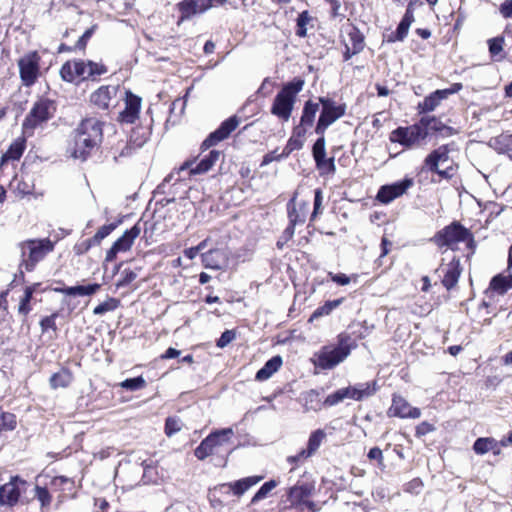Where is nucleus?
Segmentation results:
<instances>
[{
    "mask_svg": "<svg viewBox=\"0 0 512 512\" xmlns=\"http://www.w3.org/2000/svg\"><path fill=\"white\" fill-rule=\"evenodd\" d=\"M351 349V337L340 334L336 346H325L316 355L317 365L322 369H332L348 357Z\"/></svg>",
    "mask_w": 512,
    "mask_h": 512,
    "instance_id": "obj_5",
    "label": "nucleus"
},
{
    "mask_svg": "<svg viewBox=\"0 0 512 512\" xmlns=\"http://www.w3.org/2000/svg\"><path fill=\"white\" fill-rule=\"evenodd\" d=\"M316 168L319 170L320 175H333L336 172L335 158L323 157L320 160L315 161Z\"/></svg>",
    "mask_w": 512,
    "mask_h": 512,
    "instance_id": "obj_43",
    "label": "nucleus"
},
{
    "mask_svg": "<svg viewBox=\"0 0 512 512\" xmlns=\"http://www.w3.org/2000/svg\"><path fill=\"white\" fill-rule=\"evenodd\" d=\"M56 112V104L48 98L38 99L23 121V130L33 131L36 127L50 120Z\"/></svg>",
    "mask_w": 512,
    "mask_h": 512,
    "instance_id": "obj_7",
    "label": "nucleus"
},
{
    "mask_svg": "<svg viewBox=\"0 0 512 512\" xmlns=\"http://www.w3.org/2000/svg\"><path fill=\"white\" fill-rule=\"evenodd\" d=\"M25 149L24 140L15 141L12 143L8 149V151L4 154L3 158L10 160H18L22 156Z\"/></svg>",
    "mask_w": 512,
    "mask_h": 512,
    "instance_id": "obj_46",
    "label": "nucleus"
},
{
    "mask_svg": "<svg viewBox=\"0 0 512 512\" xmlns=\"http://www.w3.org/2000/svg\"><path fill=\"white\" fill-rule=\"evenodd\" d=\"M95 28H96V26L94 25V26L90 27L89 29H87L82 34V36L78 39V41L76 42L74 49L84 50L87 46L89 39L92 37V35L95 31Z\"/></svg>",
    "mask_w": 512,
    "mask_h": 512,
    "instance_id": "obj_58",
    "label": "nucleus"
},
{
    "mask_svg": "<svg viewBox=\"0 0 512 512\" xmlns=\"http://www.w3.org/2000/svg\"><path fill=\"white\" fill-rule=\"evenodd\" d=\"M495 448H497V441L490 437L478 438L473 444V450L479 455L494 451Z\"/></svg>",
    "mask_w": 512,
    "mask_h": 512,
    "instance_id": "obj_38",
    "label": "nucleus"
},
{
    "mask_svg": "<svg viewBox=\"0 0 512 512\" xmlns=\"http://www.w3.org/2000/svg\"><path fill=\"white\" fill-rule=\"evenodd\" d=\"M487 43L491 57L495 60H502L504 58V55H501L503 52L504 37L498 36L491 38Z\"/></svg>",
    "mask_w": 512,
    "mask_h": 512,
    "instance_id": "obj_40",
    "label": "nucleus"
},
{
    "mask_svg": "<svg viewBox=\"0 0 512 512\" xmlns=\"http://www.w3.org/2000/svg\"><path fill=\"white\" fill-rule=\"evenodd\" d=\"M413 22H414L413 3L409 2L406 12L396 29L398 38H400V39L406 38L409 28Z\"/></svg>",
    "mask_w": 512,
    "mask_h": 512,
    "instance_id": "obj_33",
    "label": "nucleus"
},
{
    "mask_svg": "<svg viewBox=\"0 0 512 512\" xmlns=\"http://www.w3.org/2000/svg\"><path fill=\"white\" fill-rule=\"evenodd\" d=\"M318 139L315 141V143L312 146V155L314 158V161L320 160L321 158L326 156V141H325V134L318 135Z\"/></svg>",
    "mask_w": 512,
    "mask_h": 512,
    "instance_id": "obj_50",
    "label": "nucleus"
},
{
    "mask_svg": "<svg viewBox=\"0 0 512 512\" xmlns=\"http://www.w3.org/2000/svg\"><path fill=\"white\" fill-rule=\"evenodd\" d=\"M449 159L448 146L442 145L433 150L424 160V167L432 172L438 174L443 179H451L454 175V169L448 167L446 169H439V163L446 162Z\"/></svg>",
    "mask_w": 512,
    "mask_h": 512,
    "instance_id": "obj_12",
    "label": "nucleus"
},
{
    "mask_svg": "<svg viewBox=\"0 0 512 512\" xmlns=\"http://www.w3.org/2000/svg\"><path fill=\"white\" fill-rule=\"evenodd\" d=\"M313 21L312 16L308 11H302L297 17V30L296 35L299 37L307 36V25Z\"/></svg>",
    "mask_w": 512,
    "mask_h": 512,
    "instance_id": "obj_45",
    "label": "nucleus"
},
{
    "mask_svg": "<svg viewBox=\"0 0 512 512\" xmlns=\"http://www.w3.org/2000/svg\"><path fill=\"white\" fill-rule=\"evenodd\" d=\"M35 496L43 507L49 505L51 502V495L46 487L37 486Z\"/></svg>",
    "mask_w": 512,
    "mask_h": 512,
    "instance_id": "obj_62",
    "label": "nucleus"
},
{
    "mask_svg": "<svg viewBox=\"0 0 512 512\" xmlns=\"http://www.w3.org/2000/svg\"><path fill=\"white\" fill-rule=\"evenodd\" d=\"M107 73V68L102 63L93 61L76 60L62 65L60 75L64 81L73 82L76 78L82 80L95 79Z\"/></svg>",
    "mask_w": 512,
    "mask_h": 512,
    "instance_id": "obj_4",
    "label": "nucleus"
},
{
    "mask_svg": "<svg viewBox=\"0 0 512 512\" xmlns=\"http://www.w3.org/2000/svg\"><path fill=\"white\" fill-rule=\"evenodd\" d=\"M412 185L413 181L411 179H404L390 185H384L378 190L376 199L381 203L388 204L402 196Z\"/></svg>",
    "mask_w": 512,
    "mask_h": 512,
    "instance_id": "obj_15",
    "label": "nucleus"
},
{
    "mask_svg": "<svg viewBox=\"0 0 512 512\" xmlns=\"http://www.w3.org/2000/svg\"><path fill=\"white\" fill-rule=\"evenodd\" d=\"M313 456L311 452L308 453V449H302L296 455L288 456L287 462L294 467L298 466L300 463Z\"/></svg>",
    "mask_w": 512,
    "mask_h": 512,
    "instance_id": "obj_55",
    "label": "nucleus"
},
{
    "mask_svg": "<svg viewBox=\"0 0 512 512\" xmlns=\"http://www.w3.org/2000/svg\"><path fill=\"white\" fill-rule=\"evenodd\" d=\"M326 437V433L323 429H317L313 431L308 439L307 449L308 453L311 452L313 455L317 452L321 446L323 440Z\"/></svg>",
    "mask_w": 512,
    "mask_h": 512,
    "instance_id": "obj_42",
    "label": "nucleus"
},
{
    "mask_svg": "<svg viewBox=\"0 0 512 512\" xmlns=\"http://www.w3.org/2000/svg\"><path fill=\"white\" fill-rule=\"evenodd\" d=\"M319 103L322 105V110L315 127V133L322 135L325 134L330 125L345 115L346 105L338 104L329 97H319Z\"/></svg>",
    "mask_w": 512,
    "mask_h": 512,
    "instance_id": "obj_8",
    "label": "nucleus"
},
{
    "mask_svg": "<svg viewBox=\"0 0 512 512\" xmlns=\"http://www.w3.org/2000/svg\"><path fill=\"white\" fill-rule=\"evenodd\" d=\"M302 146L301 140L291 137L282 151V157H288L294 150H299Z\"/></svg>",
    "mask_w": 512,
    "mask_h": 512,
    "instance_id": "obj_57",
    "label": "nucleus"
},
{
    "mask_svg": "<svg viewBox=\"0 0 512 512\" xmlns=\"http://www.w3.org/2000/svg\"><path fill=\"white\" fill-rule=\"evenodd\" d=\"M223 156L222 152L216 149L210 150L200 161L194 165V161L184 162L178 169L177 174L189 169L190 175L204 174L208 172Z\"/></svg>",
    "mask_w": 512,
    "mask_h": 512,
    "instance_id": "obj_14",
    "label": "nucleus"
},
{
    "mask_svg": "<svg viewBox=\"0 0 512 512\" xmlns=\"http://www.w3.org/2000/svg\"><path fill=\"white\" fill-rule=\"evenodd\" d=\"M221 254L220 250L217 249H211L208 252L203 253L201 257L204 267L215 270L221 269L222 265L219 259Z\"/></svg>",
    "mask_w": 512,
    "mask_h": 512,
    "instance_id": "obj_37",
    "label": "nucleus"
},
{
    "mask_svg": "<svg viewBox=\"0 0 512 512\" xmlns=\"http://www.w3.org/2000/svg\"><path fill=\"white\" fill-rule=\"evenodd\" d=\"M57 316H58L57 313H53L50 316L44 317L40 321V326H41L42 332H46L49 329H51L53 331L57 330V326H56V323H55V319L57 318Z\"/></svg>",
    "mask_w": 512,
    "mask_h": 512,
    "instance_id": "obj_60",
    "label": "nucleus"
},
{
    "mask_svg": "<svg viewBox=\"0 0 512 512\" xmlns=\"http://www.w3.org/2000/svg\"><path fill=\"white\" fill-rule=\"evenodd\" d=\"M239 118L234 115L223 121L220 126L202 142V151L207 150L217 143L225 140L239 125Z\"/></svg>",
    "mask_w": 512,
    "mask_h": 512,
    "instance_id": "obj_13",
    "label": "nucleus"
},
{
    "mask_svg": "<svg viewBox=\"0 0 512 512\" xmlns=\"http://www.w3.org/2000/svg\"><path fill=\"white\" fill-rule=\"evenodd\" d=\"M21 252L20 268L31 272L36 265L54 250V242L49 238L28 239L19 244Z\"/></svg>",
    "mask_w": 512,
    "mask_h": 512,
    "instance_id": "obj_3",
    "label": "nucleus"
},
{
    "mask_svg": "<svg viewBox=\"0 0 512 512\" xmlns=\"http://www.w3.org/2000/svg\"><path fill=\"white\" fill-rule=\"evenodd\" d=\"M211 7V0H183L177 4L180 20H188L197 14L206 12Z\"/></svg>",
    "mask_w": 512,
    "mask_h": 512,
    "instance_id": "obj_18",
    "label": "nucleus"
},
{
    "mask_svg": "<svg viewBox=\"0 0 512 512\" xmlns=\"http://www.w3.org/2000/svg\"><path fill=\"white\" fill-rule=\"evenodd\" d=\"M328 276L331 278L333 282H335L338 285L345 286L348 285L352 280L356 281L358 276L353 275L352 277L347 276L343 273L334 274L332 272L328 273Z\"/></svg>",
    "mask_w": 512,
    "mask_h": 512,
    "instance_id": "obj_56",
    "label": "nucleus"
},
{
    "mask_svg": "<svg viewBox=\"0 0 512 512\" xmlns=\"http://www.w3.org/2000/svg\"><path fill=\"white\" fill-rule=\"evenodd\" d=\"M490 288L499 294H504L509 290L507 277L503 275L494 276L490 282Z\"/></svg>",
    "mask_w": 512,
    "mask_h": 512,
    "instance_id": "obj_52",
    "label": "nucleus"
},
{
    "mask_svg": "<svg viewBox=\"0 0 512 512\" xmlns=\"http://www.w3.org/2000/svg\"><path fill=\"white\" fill-rule=\"evenodd\" d=\"M118 305H119V300H117L115 298H109L108 300L97 305L93 310V314L94 315H103L106 312L115 310L118 307Z\"/></svg>",
    "mask_w": 512,
    "mask_h": 512,
    "instance_id": "obj_51",
    "label": "nucleus"
},
{
    "mask_svg": "<svg viewBox=\"0 0 512 512\" xmlns=\"http://www.w3.org/2000/svg\"><path fill=\"white\" fill-rule=\"evenodd\" d=\"M236 338V332L234 330H225L220 338L217 340L216 345L219 348H224L230 344Z\"/></svg>",
    "mask_w": 512,
    "mask_h": 512,
    "instance_id": "obj_59",
    "label": "nucleus"
},
{
    "mask_svg": "<svg viewBox=\"0 0 512 512\" xmlns=\"http://www.w3.org/2000/svg\"><path fill=\"white\" fill-rule=\"evenodd\" d=\"M262 477L259 476H251L246 477L240 480H237L233 483L228 484L229 488L233 491V493L237 496L243 495L249 488L256 485Z\"/></svg>",
    "mask_w": 512,
    "mask_h": 512,
    "instance_id": "obj_32",
    "label": "nucleus"
},
{
    "mask_svg": "<svg viewBox=\"0 0 512 512\" xmlns=\"http://www.w3.org/2000/svg\"><path fill=\"white\" fill-rule=\"evenodd\" d=\"M425 128H422L420 122L408 127H398L390 134V141L397 142L403 146L411 147L426 139Z\"/></svg>",
    "mask_w": 512,
    "mask_h": 512,
    "instance_id": "obj_11",
    "label": "nucleus"
},
{
    "mask_svg": "<svg viewBox=\"0 0 512 512\" xmlns=\"http://www.w3.org/2000/svg\"><path fill=\"white\" fill-rule=\"evenodd\" d=\"M73 380V375L67 368H62L59 372L50 377V386L53 389L66 388Z\"/></svg>",
    "mask_w": 512,
    "mask_h": 512,
    "instance_id": "obj_31",
    "label": "nucleus"
},
{
    "mask_svg": "<svg viewBox=\"0 0 512 512\" xmlns=\"http://www.w3.org/2000/svg\"><path fill=\"white\" fill-rule=\"evenodd\" d=\"M104 122L96 117L83 119L74 132L73 146L70 148L74 158L85 160L91 151L98 147L103 139Z\"/></svg>",
    "mask_w": 512,
    "mask_h": 512,
    "instance_id": "obj_1",
    "label": "nucleus"
},
{
    "mask_svg": "<svg viewBox=\"0 0 512 512\" xmlns=\"http://www.w3.org/2000/svg\"><path fill=\"white\" fill-rule=\"evenodd\" d=\"M40 56L36 51L25 54L18 60L19 74L24 86H32L38 76L40 69Z\"/></svg>",
    "mask_w": 512,
    "mask_h": 512,
    "instance_id": "obj_10",
    "label": "nucleus"
},
{
    "mask_svg": "<svg viewBox=\"0 0 512 512\" xmlns=\"http://www.w3.org/2000/svg\"><path fill=\"white\" fill-rule=\"evenodd\" d=\"M120 223L121 220H118L115 223H110L100 227L95 235L91 239H88V243L86 244L84 251H88L92 245L100 244V242L110 235V233L115 230Z\"/></svg>",
    "mask_w": 512,
    "mask_h": 512,
    "instance_id": "obj_34",
    "label": "nucleus"
},
{
    "mask_svg": "<svg viewBox=\"0 0 512 512\" xmlns=\"http://www.w3.org/2000/svg\"><path fill=\"white\" fill-rule=\"evenodd\" d=\"M314 487L308 483L296 484L287 489L286 496L289 505L287 508H301L311 496Z\"/></svg>",
    "mask_w": 512,
    "mask_h": 512,
    "instance_id": "obj_17",
    "label": "nucleus"
},
{
    "mask_svg": "<svg viewBox=\"0 0 512 512\" xmlns=\"http://www.w3.org/2000/svg\"><path fill=\"white\" fill-rule=\"evenodd\" d=\"M322 201H323L322 191L320 189H316L315 195H314V209H313V212H312L311 218H310L311 221H313L316 218L317 214L319 213L321 205H322Z\"/></svg>",
    "mask_w": 512,
    "mask_h": 512,
    "instance_id": "obj_64",
    "label": "nucleus"
},
{
    "mask_svg": "<svg viewBox=\"0 0 512 512\" xmlns=\"http://www.w3.org/2000/svg\"><path fill=\"white\" fill-rule=\"evenodd\" d=\"M137 273L131 269H124L121 273V279L118 281L117 286H126L137 278Z\"/></svg>",
    "mask_w": 512,
    "mask_h": 512,
    "instance_id": "obj_61",
    "label": "nucleus"
},
{
    "mask_svg": "<svg viewBox=\"0 0 512 512\" xmlns=\"http://www.w3.org/2000/svg\"><path fill=\"white\" fill-rule=\"evenodd\" d=\"M318 110L319 103L313 102L311 100H308L304 103L302 115L300 117V123L293 130V134L295 136L303 137L306 134L307 129L312 127Z\"/></svg>",
    "mask_w": 512,
    "mask_h": 512,
    "instance_id": "obj_16",
    "label": "nucleus"
},
{
    "mask_svg": "<svg viewBox=\"0 0 512 512\" xmlns=\"http://www.w3.org/2000/svg\"><path fill=\"white\" fill-rule=\"evenodd\" d=\"M289 222L296 225H302L306 221L309 212V203L302 202L297 206L295 196L287 204Z\"/></svg>",
    "mask_w": 512,
    "mask_h": 512,
    "instance_id": "obj_22",
    "label": "nucleus"
},
{
    "mask_svg": "<svg viewBox=\"0 0 512 512\" xmlns=\"http://www.w3.org/2000/svg\"><path fill=\"white\" fill-rule=\"evenodd\" d=\"M146 386V381L142 376L125 379L120 383V387L129 391H137Z\"/></svg>",
    "mask_w": 512,
    "mask_h": 512,
    "instance_id": "obj_49",
    "label": "nucleus"
},
{
    "mask_svg": "<svg viewBox=\"0 0 512 512\" xmlns=\"http://www.w3.org/2000/svg\"><path fill=\"white\" fill-rule=\"evenodd\" d=\"M313 456L311 452L308 453V449H302L296 455L288 456L287 462L294 467L298 466L300 463Z\"/></svg>",
    "mask_w": 512,
    "mask_h": 512,
    "instance_id": "obj_54",
    "label": "nucleus"
},
{
    "mask_svg": "<svg viewBox=\"0 0 512 512\" xmlns=\"http://www.w3.org/2000/svg\"><path fill=\"white\" fill-rule=\"evenodd\" d=\"M34 290V286H27L24 290V295L21 298L18 306V312L23 316L28 315L31 311L30 301L33 297Z\"/></svg>",
    "mask_w": 512,
    "mask_h": 512,
    "instance_id": "obj_44",
    "label": "nucleus"
},
{
    "mask_svg": "<svg viewBox=\"0 0 512 512\" xmlns=\"http://www.w3.org/2000/svg\"><path fill=\"white\" fill-rule=\"evenodd\" d=\"M348 37V44L352 48L351 54H358L359 52H361L364 48V37L361 34V32L358 29L353 28L349 32Z\"/></svg>",
    "mask_w": 512,
    "mask_h": 512,
    "instance_id": "obj_41",
    "label": "nucleus"
},
{
    "mask_svg": "<svg viewBox=\"0 0 512 512\" xmlns=\"http://www.w3.org/2000/svg\"><path fill=\"white\" fill-rule=\"evenodd\" d=\"M141 227L139 223H136L132 228L126 230L121 237H119L113 245L120 252H126L130 250L135 239L140 235Z\"/></svg>",
    "mask_w": 512,
    "mask_h": 512,
    "instance_id": "obj_25",
    "label": "nucleus"
},
{
    "mask_svg": "<svg viewBox=\"0 0 512 512\" xmlns=\"http://www.w3.org/2000/svg\"><path fill=\"white\" fill-rule=\"evenodd\" d=\"M277 485H278V482L276 480H273V479L265 482L260 487V489L255 493V495L253 496V498L251 500V503L255 504L258 501L266 498L267 495L269 494V492H271L275 487H277Z\"/></svg>",
    "mask_w": 512,
    "mask_h": 512,
    "instance_id": "obj_47",
    "label": "nucleus"
},
{
    "mask_svg": "<svg viewBox=\"0 0 512 512\" xmlns=\"http://www.w3.org/2000/svg\"><path fill=\"white\" fill-rule=\"evenodd\" d=\"M491 146L512 160V134H501L491 140Z\"/></svg>",
    "mask_w": 512,
    "mask_h": 512,
    "instance_id": "obj_29",
    "label": "nucleus"
},
{
    "mask_svg": "<svg viewBox=\"0 0 512 512\" xmlns=\"http://www.w3.org/2000/svg\"><path fill=\"white\" fill-rule=\"evenodd\" d=\"M299 401L302 403L305 412H316L322 407L320 393L314 389L302 393Z\"/></svg>",
    "mask_w": 512,
    "mask_h": 512,
    "instance_id": "obj_27",
    "label": "nucleus"
},
{
    "mask_svg": "<svg viewBox=\"0 0 512 512\" xmlns=\"http://www.w3.org/2000/svg\"><path fill=\"white\" fill-rule=\"evenodd\" d=\"M101 285L98 283H92L88 285H78V286H66L62 288H55L56 292L68 295V296H90L95 294Z\"/></svg>",
    "mask_w": 512,
    "mask_h": 512,
    "instance_id": "obj_26",
    "label": "nucleus"
},
{
    "mask_svg": "<svg viewBox=\"0 0 512 512\" xmlns=\"http://www.w3.org/2000/svg\"><path fill=\"white\" fill-rule=\"evenodd\" d=\"M443 273L442 284L447 290H451L458 283L459 277L462 273L460 260L454 257L448 264L440 267Z\"/></svg>",
    "mask_w": 512,
    "mask_h": 512,
    "instance_id": "obj_21",
    "label": "nucleus"
},
{
    "mask_svg": "<svg viewBox=\"0 0 512 512\" xmlns=\"http://www.w3.org/2000/svg\"><path fill=\"white\" fill-rule=\"evenodd\" d=\"M18 477L12 478V480L0 487V504L13 506L15 505L20 497L19 488L16 486L15 481Z\"/></svg>",
    "mask_w": 512,
    "mask_h": 512,
    "instance_id": "obj_24",
    "label": "nucleus"
},
{
    "mask_svg": "<svg viewBox=\"0 0 512 512\" xmlns=\"http://www.w3.org/2000/svg\"><path fill=\"white\" fill-rule=\"evenodd\" d=\"M182 428V422L179 418L176 417H168L165 421V433L167 436H172L173 434L179 432Z\"/></svg>",
    "mask_w": 512,
    "mask_h": 512,
    "instance_id": "obj_53",
    "label": "nucleus"
},
{
    "mask_svg": "<svg viewBox=\"0 0 512 512\" xmlns=\"http://www.w3.org/2000/svg\"><path fill=\"white\" fill-rule=\"evenodd\" d=\"M419 122L422 128H425L426 136H428L430 132H443L444 130L451 129L434 116H424Z\"/></svg>",
    "mask_w": 512,
    "mask_h": 512,
    "instance_id": "obj_35",
    "label": "nucleus"
},
{
    "mask_svg": "<svg viewBox=\"0 0 512 512\" xmlns=\"http://www.w3.org/2000/svg\"><path fill=\"white\" fill-rule=\"evenodd\" d=\"M345 399L342 388L338 389L334 393L328 395L324 400V404L327 406H334L342 402Z\"/></svg>",
    "mask_w": 512,
    "mask_h": 512,
    "instance_id": "obj_63",
    "label": "nucleus"
},
{
    "mask_svg": "<svg viewBox=\"0 0 512 512\" xmlns=\"http://www.w3.org/2000/svg\"><path fill=\"white\" fill-rule=\"evenodd\" d=\"M282 365V358L277 355L269 359L264 366L259 369L255 375L257 381H265L269 379Z\"/></svg>",
    "mask_w": 512,
    "mask_h": 512,
    "instance_id": "obj_28",
    "label": "nucleus"
},
{
    "mask_svg": "<svg viewBox=\"0 0 512 512\" xmlns=\"http://www.w3.org/2000/svg\"><path fill=\"white\" fill-rule=\"evenodd\" d=\"M344 301V298L326 301L322 306H319L310 316L309 321L312 322L322 316L329 315L334 309L339 307Z\"/></svg>",
    "mask_w": 512,
    "mask_h": 512,
    "instance_id": "obj_36",
    "label": "nucleus"
},
{
    "mask_svg": "<svg viewBox=\"0 0 512 512\" xmlns=\"http://www.w3.org/2000/svg\"><path fill=\"white\" fill-rule=\"evenodd\" d=\"M358 401H362L366 398L373 396L377 391V382H365L358 383L355 385Z\"/></svg>",
    "mask_w": 512,
    "mask_h": 512,
    "instance_id": "obj_39",
    "label": "nucleus"
},
{
    "mask_svg": "<svg viewBox=\"0 0 512 512\" xmlns=\"http://www.w3.org/2000/svg\"><path fill=\"white\" fill-rule=\"evenodd\" d=\"M16 428V417L9 412H0V433L2 431H11Z\"/></svg>",
    "mask_w": 512,
    "mask_h": 512,
    "instance_id": "obj_48",
    "label": "nucleus"
},
{
    "mask_svg": "<svg viewBox=\"0 0 512 512\" xmlns=\"http://www.w3.org/2000/svg\"><path fill=\"white\" fill-rule=\"evenodd\" d=\"M435 241L439 246H451L458 242L468 241L469 246L473 244L472 234L459 222H453L435 235Z\"/></svg>",
    "mask_w": 512,
    "mask_h": 512,
    "instance_id": "obj_9",
    "label": "nucleus"
},
{
    "mask_svg": "<svg viewBox=\"0 0 512 512\" xmlns=\"http://www.w3.org/2000/svg\"><path fill=\"white\" fill-rule=\"evenodd\" d=\"M389 413L399 418L417 419L421 416L420 409L412 407L407 400L400 395H393Z\"/></svg>",
    "mask_w": 512,
    "mask_h": 512,
    "instance_id": "obj_19",
    "label": "nucleus"
},
{
    "mask_svg": "<svg viewBox=\"0 0 512 512\" xmlns=\"http://www.w3.org/2000/svg\"><path fill=\"white\" fill-rule=\"evenodd\" d=\"M234 432L232 428H223L211 432L194 450L198 460H204L208 456L220 454L223 449L231 445V437Z\"/></svg>",
    "mask_w": 512,
    "mask_h": 512,
    "instance_id": "obj_6",
    "label": "nucleus"
},
{
    "mask_svg": "<svg viewBox=\"0 0 512 512\" xmlns=\"http://www.w3.org/2000/svg\"><path fill=\"white\" fill-rule=\"evenodd\" d=\"M141 98L132 92H126L125 108L119 113V121L122 123L132 124L138 118L141 108Z\"/></svg>",
    "mask_w": 512,
    "mask_h": 512,
    "instance_id": "obj_20",
    "label": "nucleus"
},
{
    "mask_svg": "<svg viewBox=\"0 0 512 512\" xmlns=\"http://www.w3.org/2000/svg\"><path fill=\"white\" fill-rule=\"evenodd\" d=\"M303 86L304 81L300 78L284 84L273 100L271 113L283 122H287L291 117L296 97Z\"/></svg>",
    "mask_w": 512,
    "mask_h": 512,
    "instance_id": "obj_2",
    "label": "nucleus"
},
{
    "mask_svg": "<svg viewBox=\"0 0 512 512\" xmlns=\"http://www.w3.org/2000/svg\"><path fill=\"white\" fill-rule=\"evenodd\" d=\"M445 98V92L442 90H436L419 103L418 109L421 113L433 111Z\"/></svg>",
    "mask_w": 512,
    "mask_h": 512,
    "instance_id": "obj_30",
    "label": "nucleus"
},
{
    "mask_svg": "<svg viewBox=\"0 0 512 512\" xmlns=\"http://www.w3.org/2000/svg\"><path fill=\"white\" fill-rule=\"evenodd\" d=\"M117 93L115 86H101L91 94V102L100 109H108L109 103Z\"/></svg>",
    "mask_w": 512,
    "mask_h": 512,
    "instance_id": "obj_23",
    "label": "nucleus"
}]
</instances>
